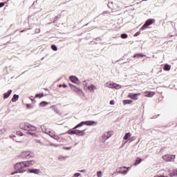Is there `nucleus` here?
Wrapping results in <instances>:
<instances>
[{"label":"nucleus","mask_w":177,"mask_h":177,"mask_svg":"<svg viewBox=\"0 0 177 177\" xmlns=\"http://www.w3.org/2000/svg\"><path fill=\"white\" fill-rule=\"evenodd\" d=\"M148 96L149 97H153L154 96V92H149Z\"/></svg>","instance_id":"e433bc0d"},{"label":"nucleus","mask_w":177,"mask_h":177,"mask_svg":"<svg viewBox=\"0 0 177 177\" xmlns=\"http://www.w3.org/2000/svg\"><path fill=\"white\" fill-rule=\"evenodd\" d=\"M115 173H113V175H115Z\"/></svg>","instance_id":"338daca9"},{"label":"nucleus","mask_w":177,"mask_h":177,"mask_svg":"<svg viewBox=\"0 0 177 177\" xmlns=\"http://www.w3.org/2000/svg\"><path fill=\"white\" fill-rule=\"evenodd\" d=\"M66 133H68V135H77V129L75 130H68Z\"/></svg>","instance_id":"a211bd4d"},{"label":"nucleus","mask_w":177,"mask_h":177,"mask_svg":"<svg viewBox=\"0 0 177 177\" xmlns=\"http://www.w3.org/2000/svg\"><path fill=\"white\" fill-rule=\"evenodd\" d=\"M171 26H172V27L174 28L175 30H176V28H175V26H176V24H175V23L171 22Z\"/></svg>","instance_id":"864d4df0"},{"label":"nucleus","mask_w":177,"mask_h":177,"mask_svg":"<svg viewBox=\"0 0 177 177\" xmlns=\"http://www.w3.org/2000/svg\"><path fill=\"white\" fill-rule=\"evenodd\" d=\"M10 138H16V136H10Z\"/></svg>","instance_id":"052dcab7"},{"label":"nucleus","mask_w":177,"mask_h":177,"mask_svg":"<svg viewBox=\"0 0 177 177\" xmlns=\"http://www.w3.org/2000/svg\"><path fill=\"white\" fill-rule=\"evenodd\" d=\"M164 70H165V71H169V70H171V66H169L168 64H165L164 66Z\"/></svg>","instance_id":"bb28decb"},{"label":"nucleus","mask_w":177,"mask_h":177,"mask_svg":"<svg viewBox=\"0 0 177 177\" xmlns=\"http://www.w3.org/2000/svg\"><path fill=\"white\" fill-rule=\"evenodd\" d=\"M115 83H106V87L113 89L114 88Z\"/></svg>","instance_id":"c756f323"},{"label":"nucleus","mask_w":177,"mask_h":177,"mask_svg":"<svg viewBox=\"0 0 177 177\" xmlns=\"http://www.w3.org/2000/svg\"><path fill=\"white\" fill-rule=\"evenodd\" d=\"M30 174H38L39 172V169H29Z\"/></svg>","instance_id":"aec40b11"},{"label":"nucleus","mask_w":177,"mask_h":177,"mask_svg":"<svg viewBox=\"0 0 177 177\" xmlns=\"http://www.w3.org/2000/svg\"><path fill=\"white\" fill-rule=\"evenodd\" d=\"M97 177H102V171H97Z\"/></svg>","instance_id":"79ce46f5"},{"label":"nucleus","mask_w":177,"mask_h":177,"mask_svg":"<svg viewBox=\"0 0 177 177\" xmlns=\"http://www.w3.org/2000/svg\"><path fill=\"white\" fill-rule=\"evenodd\" d=\"M69 86H71V89L73 90L75 86H74L73 84H69Z\"/></svg>","instance_id":"3c124183"},{"label":"nucleus","mask_w":177,"mask_h":177,"mask_svg":"<svg viewBox=\"0 0 177 177\" xmlns=\"http://www.w3.org/2000/svg\"><path fill=\"white\" fill-rule=\"evenodd\" d=\"M24 162V167L27 168L28 167H31L35 164V161L34 160H28V161H22Z\"/></svg>","instance_id":"6e6552de"},{"label":"nucleus","mask_w":177,"mask_h":177,"mask_svg":"<svg viewBox=\"0 0 177 177\" xmlns=\"http://www.w3.org/2000/svg\"><path fill=\"white\" fill-rule=\"evenodd\" d=\"M63 88H67V85L66 84H62Z\"/></svg>","instance_id":"13d9d810"},{"label":"nucleus","mask_w":177,"mask_h":177,"mask_svg":"<svg viewBox=\"0 0 177 177\" xmlns=\"http://www.w3.org/2000/svg\"><path fill=\"white\" fill-rule=\"evenodd\" d=\"M140 95L139 93H129L128 95V97H130V99H133V100H138V95Z\"/></svg>","instance_id":"f8f14e48"},{"label":"nucleus","mask_w":177,"mask_h":177,"mask_svg":"<svg viewBox=\"0 0 177 177\" xmlns=\"http://www.w3.org/2000/svg\"><path fill=\"white\" fill-rule=\"evenodd\" d=\"M115 173H113V175H115Z\"/></svg>","instance_id":"774afa93"},{"label":"nucleus","mask_w":177,"mask_h":177,"mask_svg":"<svg viewBox=\"0 0 177 177\" xmlns=\"http://www.w3.org/2000/svg\"><path fill=\"white\" fill-rule=\"evenodd\" d=\"M66 158H68V156H59L58 158L59 161H64Z\"/></svg>","instance_id":"a878e982"},{"label":"nucleus","mask_w":177,"mask_h":177,"mask_svg":"<svg viewBox=\"0 0 177 177\" xmlns=\"http://www.w3.org/2000/svg\"><path fill=\"white\" fill-rule=\"evenodd\" d=\"M142 158H137L136 159V161L134 162V165L136 166V165H139V164H140V162H142Z\"/></svg>","instance_id":"6ab92c4d"},{"label":"nucleus","mask_w":177,"mask_h":177,"mask_svg":"<svg viewBox=\"0 0 177 177\" xmlns=\"http://www.w3.org/2000/svg\"><path fill=\"white\" fill-rule=\"evenodd\" d=\"M8 128L3 127V129H0V135H3L5 132H6Z\"/></svg>","instance_id":"cd10ccee"},{"label":"nucleus","mask_w":177,"mask_h":177,"mask_svg":"<svg viewBox=\"0 0 177 177\" xmlns=\"http://www.w3.org/2000/svg\"><path fill=\"white\" fill-rule=\"evenodd\" d=\"M130 142H134V140H136V136H132L129 138Z\"/></svg>","instance_id":"c9c22d12"},{"label":"nucleus","mask_w":177,"mask_h":177,"mask_svg":"<svg viewBox=\"0 0 177 177\" xmlns=\"http://www.w3.org/2000/svg\"><path fill=\"white\" fill-rule=\"evenodd\" d=\"M41 129L42 132H44L46 135H50V133L52 132L49 129H47L46 127H45L44 125L41 126Z\"/></svg>","instance_id":"9b49d317"},{"label":"nucleus","mask_w":177,"mask_h":177,"mask_svg":"<svg viewBox=\"0 0 177 177\" xmlns=\"http://www.w3.org/2000/svg\"><path fill=\"white\" fill-rule=\"evenodd\" d=\"M27 134H28V135H31V136H35V133H31V132H30V131L27 132Z\"/></svg>","instance_id":"de8ad7c7"},{"label":"nucleus","mask_w":177,"mask_h":177,"mask_svg":"<svg viewBox=\"0 0 177 177\" xmlns=\"http://www.w3.org/2000/svg\"><path fill=\"white\" fill-rule=\"evenodd\" d=\"M78 176H81V174H80V173H75V174L73 175V177H78Z\"/></svg>","instance_id":"c03bdc74"},{"label":"nucleus","mask_w":177,"mask_h":177,"mask_svg":"<svg viewBox=\"0 0 177 177\" xmlns=\"http://www.w3.org/2000/svg\"><path fill=\"white\" fill-rule=\"evenodd\" d=\"M128 169H129V167H127L126 169H122V174L123 175H127V174H128Z\"/></svg>","instance_id":"c85d7f7f"},{"label":"nucleus","mask_w":177,"mask_h":177,"mask_svg":"<svg viewBox=\"0 0 177 177\" xmlns=\"http://www.w3.org/2000/svg\"><path fill=\"white\" fill-rule=\"evenodd\" d=\"M63 149L64 150H71V147H64Z\"/></svg>","instance_id":"37998d69"},{"label":"nucleus","mask_w":177,"mask_h":177,"mask_svg":"<svg viewBox=\"0 0 177 177\" xmlns=\"http://www.w3.org/2000/svg\"><path fill=\"white\" fill-rule=\"evenodd\" d=\"M154 21H156V20H154L153 19H149L145 21V23L144 24V25L140 28V30H146V28H148L149 26H151V24H153V23H154Z\"/></svg>","instance_id":"39448f33"},{"label":"nucleus","mask_w":177,"mask_h":177,"mask_svg":"<svg viewBox=\"0 0 177 177\" xmlns=\"http://www.w3.org/2000/svg\"><path fill=\"white\" fill-rule=\"evenodd\" d=\"M24 163L22 162H19L15 164V169L19 171V174H24L26 169H24Z\"/></svg>","instance_id":"7ed1b4c3"},{"label":"nucleus","mask_w":177,"mask_h":177,"mask_svg":"<svg viewBox=\"0 0 177 177\" xmlns=\"http://www.w3.org/2000/svg\"><path fill=\"white\" fill-rule=\"evenodd\" d=\"M113 88L115 89H121V85L120 84H117V83H115L114 86H113Z\"/></svg>","instance_id":"7c9ffc66"},{"label":"nucleus","mask_w":177,"mask_h":177,"mask_svg":"<svg viewBox=\"0 0 177 177\" xmlns=\"http://www.w3.org/2000/svg\"><path fill=\"white\" fill-rule=\"evenodd\" d=\"M48 103L46 102V101H42L41 102L39 103L40 107H45V106H48Z\"/></svg>","instance_id":"b1692460"},{"label":"nucleus","mask_w":177,"mask_h":177,"mask_svg":"<svg viewBox=\"0 0 177 177\" xmlns=\"http://www.w3.org/2000/svg\"><path fill=\"white\" fill-rule=\"evenodd\" d=\"M133 102L131 100H123V104H131Z\"/></svg>","instance_id":"4be33fe9"},{"label":"nucleus","mask_w":177,"mask_h":177,"mask_svg":"<svg viewBox=\"0 0 177 177\" xmlns=\"http://www.w3.org/2000/svg\"><path fill=\"white\" fill-rule=\"evenodd\" d=\"M95 39H96V41H100V37H97Z\"/></svg>","instance_id":"680f3d73"},{"label":"nucleus","mask_w":177,"mask_h":177,"mask_svg":"<svg viewBox=\"0 0 177 177\" xmlns=\"http://www.w3.org/2000/svg\"><path fill=\"white\" fill-rule=\"evenodd\" d=\"M76 135L77 136H84L85 135V129L82 131L76 130Z\"/></svg>","instance_id":"2eb2a0df"},{"label":"nucleus","mask_w":177,"mask_h":177,"mask_svg":"<svg viewBox=\"0 0 177 177\" xmlns=\"http://www.w3.org/2000/svg\"><path fill=\"white\" fill-rule=\"evenodd\" d=\"M16 174H19V171H14V172H12L11 173V175H16Z\"/></svg>","instance_id":"8fccbe9b"},{"label":"nucleus","mask_w":177,"mask_h":177,"mask_svg":"<svg viewBox=\"0 0 177 177\" xmlns=\"http://www.w3.org/2000/svg\"><path fill=\"white\" fill-rule=\"evenodd\" d=\"M162 159L166 162H172L175 160V155H165L164 156H162Z\"/></svg>","instance_id":"423d86ee"},{"label":"nucleus","mask_w":177,"mask_h":177,"mask_svg":"<svg viewBox=\"0 0 177 177\" xmlns=\"http://www.w3.org/2000/svg\"><path fill=\"white\" fill-rule=\"evenodd\" d=\"M121 38H122L123 39H125V38H128V35L123 33L120 35Z\"/></svg>","instance_id":"72a5a7b5"},{"label":"nucleus","mask_w":177,"mask_h":177,"mask_svg":"<svg viewBox=\"0 0 177 177\" xmlns=\"http://www.w3.org/2000/svg\"><path fill=\"white\" fill-rule=\"evenodd\" d=\"M87 89L91 92V93H93L95 92V89H97V88L94 84H91V86H87Z\"/></svg>","instance_id":"4468645a"},{"label":"nucleus","mask_w":177,"mask_h":177,"mask_svg":"<svg viewBox=\"0 0 177 177\" xmlns=\"http://www.w3.org/2000/svg\"><path fill=\"white\" fill-rule=\"evenodd\" d=\"M59 17H55V18L54 19V23L56 22L57 20H58Z\"/></svg>","instance_id":"6e6d98bb"},{"label":"nucleus","mask_w":177,"mask_h":177,"mask_svg":"<svg viewBox=\"0 0 177 177\" xmlns=\"http://www.w3.org/2000/svg\"><path fill=\"white\" fill-rule=\"evenodd\" d=\"M17 135L18 136H23V133H21V131H17Z\"/></svg>","instance_id":"a19ab883"},{"label":"nucleus","mask_w":177,"mask_h":177,"mask_svg":"<svg viewBox=\"0 0 177 177\" xmlns=\"http://www.w3.org/2000/svg\"><path fill=\"white\" fill-rule=\"evenodd\" d=\"M51 49H53L55 52L57 50V46L55 44L51 45Z\"/></svg>","instance_id":"2f4dec72"},{"label":"nucleus","mask_w":177,"mask_h":177,"mask_svg":"<svg viewBox=\"0 0 177 177\" xmlns=\"http://www.w3.org/2000/svg\"><path fill=\"white\" fill-rule=\"evenodd\" d=\"M50 146H54V147H56V145L55 144H50Z\"/></svg>","instance_id":"e2e57ef3"},{"label":"nucleus","mask_w":177,"mask_h":177,"mask_svg":"<svg viewBox=\"0 0 177 177\" xmlns=\"http://www.w3.org/2000/svg\"><path fill=\"white\" fill-rule=\"evenodd\" d=\"M69 80L73 84H80V80L78 79V77H77V76H74V75L70 76Z\"/></svg>","instance_id":"1a4fd4ad"},{"label":"nucleus","mask_w":177,"mask_h":177,"mask_svg":"<svg viewBox=\"0 0 177 177\" xmlns=\"http://www.w3.org/2000/svg\"><path fill=\"white\" fill-rule=\"evenodd\" d=\"M44 97V93H39V94H36L35 97H39V99H41V97Z\"/></svg>","instance_id":"f704fd0d"},{"label":"nucleus","mask_w":177,"mask_h":177,"mask_svg":"<svg viewBox=\"0 0 177 177\" xmlns=\"http://www.w3.org/2000/svg\"><path fill=\"white\" fill-rule=\"evenodd\" d=\"M113 5V1H111V3L109 2L108 4H107V6L108 8H111V6Z\"/></svg>","instance_id":"49530a36"},{"label":"nucleus","mask_w":177,"mask_h":177,"mask_svg":"<svg viewBox=\"0 0 177 177\" xmlns=\"http://www.w3.org/2000/svg\"><path fill=\"white\" fill-rule=\"evenodd\" d=\"M72 91H73L74 92H75V93H77V95H79L80 96H84V95H85L84 93V91H82V89L77 87L76 86H75L73 87V88L72 89Z\"/></svg>","instance_id":"0eeeda50"},{"label":"nucleus","mask_w":177,"mask_h":177,"mask_svg":"<svg viewBox=\"0 0 177 177\" xmlns=\"http://www.w3.org/2000/svg\"><path fill=\"white\" fill-rule=\"evenodd\" d=\"M173 175H174V176H177V169H176L173 171Z\"/></svg>","instance_id":"ea45409f"},{"label":"nucleus","mask_w":177,"mask_h":177,"mask_svg":"<svg viewBox=\"0 0 177 177\" xmlns=\"http://www.w3.org/2000/svg\"><path fill=\"white\" fill-rule=\"evenodd\" d=\"M110 104H111L113 106L114 104V100H111L110 101Z\"/></svg>","instance_id":"4d7b16f0"},{"label":"nucleus","mask_w":177,"mask_h":177,"mask_svg":"<svg viewBox=\"0 0 177 177\" xmlns=\"http://www.w3.org/2000/svg\"><path fill=\"white\" fill-rule=\"evenodd\" d=\"M78 127H79V128L80 127H82V125H85V122H81L80 123H79L78 124Z\"/></svg>","instance_id":"4c0bfd02"},{"label":"nucleus","mask_w":177,"mask_h":177,"mask_svg":"<svg viewBox=\"0 0 177 177\" xmlns=\"http://www.w3.org/2000/svg\"><path fill=\"white\" fill-rule=\"evenodd\" d=\"M12 90H8L7 93L3 94V99H8L12 95Z\"/></svg>","instance_id":"dca6fc26"},{"label":"nucleus","mask_w":177,"mask_h":177,"mask_svg":"<svg viewBox=\"0 0 177 177\" xmlns=\"http://www.w3.org/2000/svg\"><path fill=\"white\" fill-rule=\"evenodd\" d=\"M17 100H19V95L17 94H15L12 97V98L11 99V101L15 103V102H17Z\"/></svg>","instance_id":"f3484780"},{"label":"nucleus","mask_w":177,"mask_h":177,"mask_svg":"<svg viewBox=\"0 0 177 177\" xmlns=\"http://www.w3.org/2000/svg\"><path fill=\"white\" fill-rule=\"evenodd\" d=\"M94 124L97 125V122L93 120H88L84 122V125H87L88 127H92Z\"/></svg>","instance_id":"9d476101"},{"label":"nucleus","mask_w":177,"mask_h":177,"mask_svg":"<svg viewBox=\"0 0 177 177\" xmlns=\"http://www.w3.org/2000/svg\"><path fill=\"white\" fill-rule=\"evenodd\" d=\"M122 169H127V167H118L116 169L117 174H122Z\"/></svg>","instance_id":"412c9836"},{"label":"nucleus","mask_w":177,"mask_h":177,"mask_svg":"<svg viewBox=\"0 0 177 177\" xmlns=\"http://www.w3.org/2000/svg\"><path fill=\"white\" fill-rule=\"evenodd\" d=\"M48 135L49 136H50V138H53V139H55V140H59V139H60V137H59V136H56L55 131H51Z\"/></svg>","instance_id":"ddd939ff"},{"label":"nucleus","mask_w":177,"mask_h":177,"mask_svg":"<svg viewBox=\"0 0 177 177\" xmlns=\"http://www.w3.org/2000/svg\"><path fill=\"white\" fill-rule=\"evenodd\" d=\"M138 35H140V32H137L134 35V37H138Z\"/></svg>","instance_id":"603ef678"},{"label":"nucleus","mask_w":177,"mask_h":177,"mask_svg":"<svg viewBox=\"0 0 177 177\" xmlns=\"http://www.w3.org/2000/svg\"><path fill=\"white\" fill-rule=\"evenodd\" d=\"M78 171H79V172L84 173V172H86V170L82 169V170H79Z\"/></svg>","instance_id":"5fc2aeb1"},{"label":"nucleus","mask_w":177,"mask_h":177,"mask_svg":"<svg viewBox=\"0 0 177 177\" xmlns=\"http://www.w3.org/2000/svg\"><path fill=\"white\" fill-rule=\"evenodd\" d=\"M77 128H80V126H78V124L76 125V126L73 128V129H77Z\"/></svg>","instance_id":"bf43d9fd"},{"label":"nucleus","mask_w":177,"mask_h":177,"mask_svg":"<svg viewBox=\"0 0 177 177\" xmlns=\"http://www.w3.org/2000/svg\"><path fill=\"white\" fill-rule=\"evenodd\" d=\"M115 173H113V175H115Z\"/></svg>","instance_id":"69168bd1"},{"label":"nucleus","mask_w":177,"mask_h":177,"mask_svg":"<svg viewBox=\"0 0 177 177\" xmlns=\"http://www.w3.org/2000/svg\"><path fill=\"white\" fill-rule=\"evenodd\" d=\"M3 6H5V3L4 2L0 3V8H3Z\"/></svg>","instance_id":"09e8293b"},{"label":"nucleus","mask_w":177,"mask_h":177,"mask_svg":"<svg viewBox=\"0 0 177 177\" xmlns=\"http://www.w3.org/2000/svg\"><path fill=\"white\" fill-rule=\"evenodd\" d=\"M26 109H32V105H31V104H27Z\"/></svg>","instance_id":"58836bf2"},{"label":"nucleus","mask_w":177,"mask_h":177,"mask_svg":"<svg viewBox=\"0 0 177 177\" xmlns=\"http://www.w3.org/2000/svg\"><path fill=\"white\" fill-rule=\"evenodd\" d=\"M113 136V131H107L102 134L101 137V141L104 143L107 140V139H110Z\"/></svg>","instance_id":"20e7f679"},{"label":"nucleus","mask_w":177,"mask_h":177,"mask_svg":"<svg viewBox=\"0 0 177 177\" xmlns=\"http://www.w3.org/2000/svg\"><path fill=\"white\" fill-rule=\"evenodd\" d=\"M35 31L36 34H39V32H41V30L39 28H36Z\"/></svg>","instance_id":"a18cd8bd"},{"label":"nucleus","mask_w":177,"mask_h":177,"mask_svg":"<svg viewBox=\"0 0 177 177\" xmlns=\"http://www.w3.org/2000/svg\"><path fill=\"white\" fill-rule=\"evenodd\" d=\"M21 129L24 131H37V127L35 126L31 125L30 123L24 122L19 125Z\"/></svg>","instance_id":"f257e3e1"},{"label":"nucleus","mask_w":177,"mask_h":177,"mask_svg":"<svg viewBox=\"0 0 177 177\" xmlns=\"http://www.w3.org/2000/svg\"><path fill=\"white\" fill-rule=\"evenodd\" d=\"M82 85L85 87L88 86V82L86 80H84L82 82Z\"/></svg>","instance_id":"473e14b6"},{"label":"nucleus","mask_w":177,"mask_h":177,"mask_svg":"<svg viewBox=\"0 0 177 177\" xmlns=\"http://www.w3.org/2000/svg\"><path fill=\"white\" fill-rule=\"evenodd\" d=\"M62 86H63V84H59V88H62Z\"/></svg>","instance_id":"0e129e2a"},{"label":"nucleus","mask_w":177,"mask_h":177,"mask_svg":"<svg viewBox=\"0 0 177 177\" xmlns=\"http://www.w3.org/2000/svg\"><path fill=\"white\" fill-rule=\"evenodd\" d=\"M145 56H146V55H144L142 53H138L134 55L133 57H145Z\"/></svg>","instance_id":"393cba45"},{"label":"nucleus","mask_w":177,"mask_h":177,"mask_svg":"<svg viewBox=\"0 0 177 177\" xmlns=\"http://www.w3.org/2000/svg\"><path fill=\"white\" fill-rule=\"evenodd\" d=\"M33 154L30 151H22L17 158L19 159L22 158L23 160H29V158H31L32 157Z\"/></svg>","instance_id":"f03ea898"},{"label":"nucleus","mask_w":177,"mask_h":177,"mask_svg":"<svg viewBox=\"0 0 177 177\" xmlns=\"http://www.w3.org/2000/svg\"><path fill=\"white\" fill-rule=\"evenodd\" d=\"M129 138H131V133H126L123 139L124 140H128Z\"/></svg>","instance_id":"5701e85b"}]
</instances>
